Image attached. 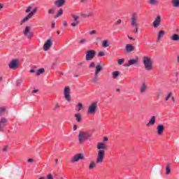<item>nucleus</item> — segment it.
Segmentation results:
<instances>
[{
    "mask_svg": "<svg viewBox=\"0 0 179 179\" xmlns=\"http://www.w3.org/2000/svg\"><path fill=\"white\" fill-rule=\"evenodd\" d=\"M130 24L131 27L134 28V33H138L139 29V22H138V14L137 13H133L130 18Z\"/></svg>",
    "mask_w": 179,
    "mask_h": 179,
    "instance_id": "nucleus-2",
    "label": "nucleus"
},
{
    "mask_svg": "<svg viewBox=\"0 0 179 179\" xmlns=\"http://www.w3.org/2000/svg\"><path fill=\"white\" fill-rule=\"evenodd\" d=\"M80 2H81L82 3H85V2H87V0H80Z\"/></svg>",
    "mask_w": 179,
    "mask_h": 179,
    "instance_id": "nucleus-60",
    "label": "nucleus"
},
{
    "mask_svg": "<svg viewBox=\"0 0 179 179\" xmlns=\"http://www.w3.org/2000/svg\"><path fill=\"white\" fill-rule=\"evenodd\" d=\"M57 108H59V104L58 103L55 106L54 110H57Z\"/></svg>",
    "mask_w": 179,
    "mask_h": 179,
    "instance_id": "nucleus-54",
    "label": "nucleus"
},
{
    "mask_svg": "<svg viewBox=\"0 0 179 179\" xmlns=\"http://www.w3.org/2000/svg\"><path fill=\"white\" fill-rule=\"evenodd\" d=\"M29 72H31V73H34V72H36V70L32 69L30 70Z\"/></svg>",
    "mask_w": 179,
    "mask_h": 179,
    "instance_id": "nucleus-57",
    "label": "nucleus"
},
{
    "mask_svg": "<svg viewBox=\"0 0 179 179\" xmlns=\"http://www.w3.org/2000/svg\"><path fill=\"white\" fill-rule=\"evenodd\" d=\"M113 78L116 79V78H118V76H120V71H114L113 72Z\"/></svg>",
    "mask_w": 179,
    "mask_h": 179,
    "instance_id": "nucleus-32",
    "label": "nucleus"
},
{
    "mask_svg": "<svg viewBox=\"0 0 179 179\" xmlns=\"http://www.w3.org/2000/svg\"><path fill=\"white\" fill-rule=\"evenodd\" d=\"M98 57H104V52H99L98 53Z\"/></svg>",
    "mask_w": 179,
    "mask_h": 179,
    "instance_id": "nucleus-40",
    "label": "nucleus"
},
{
    "mask_svg": "<svg viewBox=\"0 0 179 179\" xmlns=\"http://www.w3.org/2000/svg\"><path fill=\"white\" fill-rule=\"evenodd\" d=\"M27 162L29 163H31V162H34V159H28Z\"/></svg>",
    "mask_w": 179,
    "mask_h": 179,
    "instance_id": "nucleus-56",
    "label": "nucleus"
},
{
    "mask_svg": "<svg viewBox=\"0 0 179 179\" xmlns=\"http://www.w3.org/2000/svg\"><path fill=\"white\" fill-rule=\"evenodd\" d=\"M87 42V40H86V38H82L80 41V44H85V43Z\"/></svg>",
    "mask_w": 179,
    "mask_h": 179,
    "instance_id": "nucleus-38",
    "label": "nucleus"
},
{
    "mask_svg": "<svg viewBox=\"0 0 179 179\" xmlns=\"http://www.w3.org/2000/svg\"><path fill=\"white\" fill-rule=\"evenodd\" d=\"M80 16H82V17H87V14L81 13Z\"/></svg>",
    "mask_w": 179,
    "mask_h": 179,
    "instance_id": "nucleus-48",
    "label": "nucleus"
},
{
    "mask_svg": "<svg viewBox=\"0 0 179 179\" xmlns=\"http://www.w3.org/2000/svg\"><path fill=\"white\" fill-rule=\"evenodd\" d=\"M5 108H0V114H2V113L5 112Z\"/></svg>",
    "mask_w": 179,
    "mask_h": 179,
    "instance_id": "nucleus-46",
    "label": "nucleus"
},
{
    "mask_svg": "<svg viewBox=\"0 0 179 179\" xmlns=\"http://www.w3.org/2000/svg\"><path fill=\"white\" fill-rule=\"evenodd\" d=\"M36 12H37V8H35L31 13L32 14V16H34V13H36Z\"/></svg>",
    "mask_w": 179,
    "mask_h": 179,
    "instance_id": "nucleus-39",
    "label": "nucleus"
},
{
    "mask_svg": "<svg viewBox=\"0 0 179 179\" xmlns=\"http://www.w3.org/2000/svg\"><path fill=\"white\" fill-rule=\"evenodd\" d=\"M108 45H110L108 44V41H103L102 43V47H103L104 48L108 47Z\"/></svg>",
    "mask_w": 179,
    "mask_h": 179,
    "instance_id": "nucleus-31",
    "label": "nucleus"
},
{
    "mask_svg": "<svg viewBox=\"0 0 179 179\" xmlns=\"http://www.w3.org/2000/svg\"><path fill=\"white\" fill-rule=\"evenodd\" d=\"M98 155L96 159V164L103 163L104 159L105 151L106 149V144L104 143H99L97 145Z\"/></svg>",
    "mask_w": 179,
    "mask_h": 179,
    "instance_id": "nucleus-1",
    "label": "nucleus"
},
{
    "mask_svg": "<svg viewBox=\"0 0 179 179\" xmlns=\"http://www.w3.org/2000/svg\"><path fill=\"white\" fill-rule=\"evenodd\" d=\"M64 3H65V0H57L55 1V5L57 6V8H61Z\"/></svg>",
    "mask_w": 179,
    "mask_h": 179,
    "instance_id": "nucleus-17",
    "label": "nucleus"
},
{
    "mask_svg": "<svg viewBox=\"0 0 179 179\" xmlns=\"http://www.w3.org/2000/svg\"><path fill=\"white\" fill-rule=\"evenodd\" d=\"M177 62H178V64H179V56H178V57H177Z\"/></svg>",
    "mask_w": 179,
    "mask_h": 179,
    "instance_id": "nucleus-62",
    "label": "nucleus"
},
{
    "mask_svg": "<svg viewBox=\"0 0 179 179\" xmlns=\"http://www.w3.org/2000/svg\"><path fill=\"white\" fill-rule=\"evenodd\" d=\"M96 110H97V103L94 102L89 106L87 110V114H96Z\"/></svg>",
    "mask_w": 179,
    "mask_h": 179,
    "instance_id": "nucleus-5",
    "label": "nucleus"
},
{
    "mask_svg": "<svg viewBox=\"0 0 179 179\" xmlns=\"http://www.w3.org/2000/svg\"><path fill=\"white\" fill-rule=\"evenodd\" d=\"M8 150V145H6L3 148V152H6Z\"/></svg>",
    "mask_w": 179,
    "mask_h": 179,
    "instance_id": "nucleus-50",
    "label": "nucleus"
},
{
    "mask_svg": "<svg viewBox=\"0 0 179 179\" xmlns=\"http://www.w3.org/2000/svg\"><path fill=\"white\" fill-rule=\"evenodd\" d=\"M7 124L8 120H6V118H1L0 120V131H2V129H3V128H5V127H6Z\"/></svg>",
    "mask_w": 179,
    "mask_h": 179,
    "instance_id": "nucleus-13",
    "label": "nucleus"
},
{
    "mask_svg": "<svg viewBox=\"0 0 179 179\" xmlns=\"http://www.w3.org/2000/svg\"><path fill=\"white\" fill-rule=\"evenodd\" d=\"M71 88H69V87H65L64 88V99L69 103L71 102Z\"/></svg>",
    "mask_w": 179,
    "mask_h": 179,
    "instance_id": "nucleus-6",
    "label": "nucleus"
},
{
    "mask_svg": "<svg viewBox=\"0 0 179 179\" xmlns=\"http://www.w3.org/2000/svg\"><path fill=\"white\" fill-rule=\"evenodd\" d=\"M52 45V39L49 38L47 40L46 43L43 45L44 51H48Z\"/></svg>",
    "mask_w": 179,
    "mask_h": 179,
    "instance_id": "nucleus-10",
    "label": "nucleus"
},
{
    "mask_svg": "<svg viewBox=\"0 0 179 179\" xmlns=\"http://www.w3.org/2000/svg\"><path fill=\"white\" fill-rule=\"evenodd\" d=\"M96 163H97V161L96 162H90V164L89 165V169L93 170L94 169V167H96Z\"/></svg>",
    "mask_w": 179,
    "mask_h": 179,
    "instance_id": "nucleus-25",
    "label": "nucleus"
},
{
    "mask_svg": "<svg viewBox=\"0 0 179 179\" xmlns=\"http://www.w3.org/2000/svg\"><path fill=\"white\" fill-rule=\"evenodd\" d=\"M172 101L176 102V99H174V97H172Z\"/></svg>",
    "mask_w": 179,
    "mask_h": 179,
    "instance_id": "nucleus-63",
    "label": "nucleus"
},
{
    "mask_svg": "<svg viewBox=\"0 0 179 179\" xmlns=\"http://www.w3.org/2000/svg\"><path fill=\"white\" fill-rule=\"evenodd\" d=\"M172 5L174 8L179 7V0H172Z\"/></svg>",
    "mask_w": 179,
    "mask_h": 179,
    "instance_id": "nucleus-24",
    "label": "nucleus"
},
{
    "mask_svg": "<svg viewBox=\"0 0 179 179\" xmlns=\"http://www.w3.org/2000/svg\"><path fill=\"white\" fill-rule=\"evenodd\" d=\"M171 40H172V41H179V35L177 34L172 35Z\"/></svg>",
    "mask_w": 179,
    "mask_h": 179,
    "instance_id": "nucleus-23",
    "label": "nucleus"
},
{
    "mask_svg": "<svg viewBox=\"0 0 179 179\" xmlns=\"http://www.w3.org/2000/svg\"><path fill=\"white\" fill-rule=\"evenodd\" d=\"M30 29H31L30 27H27L24 31V36H27V38H29V40L30 38H31V37H33V32L30 31Z\"/></svg>",
    "mask_w": 179,
    "mask_h": 179,
    "instance_id": "nucleus-12",
    "label": "nucleus"
},
{
    "mask_svg": "<svg viewBox=\"0 0 179 179\" xmlns=\"http://www.w3.org/2000/svg\"><path fill=\"white\" fill-rule=\"evenodd\" d=\"M125 62V59H120L119 60H117V64L119 65H122V64H124V62Z\"/></svg>",
    "mask_w": 179,
    "mask_h": 179,
    "instance_id": "nucleus-35",
    "label": "nucleus"
},
{
    "mask_svg": "<svg viewBox=\"0 0 179 179\" xmlns=\"http://www.w3.org/2000/svg\"><path fill=\"white\" fill-rule=\"evenodd\" d=\"M85 159V157L83 156V154H77L73 157L71 158V163H75L76 162H79V160H83Z\"/></svg>",
    "mask_w": 179,
    "mask_h": 179,
    "instance_id": "nucleus-9",
    "label": "nucleus"
},
{
    "mask_svg": "<svg viewBox=\"0 0 179 179\" xmlns=\"http://www.w3.org/2000/svg\"><path fill=\"white\" fill-rule=\"evenodd\" d=\"M164 34H166V31L164 30H161L158 33L157 41L162 40V38L164 37Z\"/></svg>",
    "mask_w": 179,
    "mask_h": 179,
    "instance_id": "nucleus-20",
    "label": "nucleus"
},
{
    "mask_svg": "<svg viewBox=\"0 0 179 179\" xmlns=\"http://www.w3.org/2000/svg\"><path fill=\"white\" fill-rule=\"evenodd\" d=\"M73 131H76L78 129V125L75 124L73 127Z\"/></svg>",
    "mask_w": 179,
    "mask_h": 179,
    "instance_id": "nucleus-52",
    "label": "nucleus"
},
{
    "mask_svg": "<svg viewBox=\"0 0 179 179\" xmlns=\"http://www.w3.org/2000/svg\"><path fill=\"white\" fill-rule=\"evenodd\" d=\"M44 69H39L37 72L36 73V76H38L39 75H41V73H43Z\"/></svg>",
    "mask_w": 179,
    "mask_h": 179,
    "instance_id": "nucleus-30",
    "label": "nucleus"
},
{
    "mask_svg": "<svg viewBox=\"0 0 179 179\" xmlns=\"http://www.w3.org/2000/svg\"><path fill=\"white\" fill-rule=\"evenodd\" d=\"M160 23H162V17L160 15H157L152 23V26L155 29H157V27L160 26Z\"/></svg>",
    "mask_w": 179,
    "mask_h": 179,
    "instance_id": "nucleus-11",
    "label": "nucleus"
},
{
    "mask_svg": "<svg viewBox=\"0 0 179 179\" xmlns=\"http://www.w3.org/2000/svg\"><path fill=\"white\" fill-rule=\"evenodd\" d=\"M126 51L127 52H132L134 51V45L131 44H128L126 45Z\"/></svg>",
    "mask_w": 179,
    "mask_h": 179,
    "instance_id": "nucleus-22",
    "label": "nucleus"
},
{
    "mask_svg": "<svg viewBox=\"0 0 179 179\" xmlns=\"http://www.w3.org/2000/svg\"><path fill=\"white\" fill-rule=\"evenodd\" d=\"M140 92L141 93H145L146 92V85L145 83H143L141 88H140Z\"/></svg>",
    "mask_w": 179,
    "mask_h": 179,
    "instance_id": "nucleus-27",
    "label": "nucleus"
},
{
    "mask_svg": "<svg viewBox=\"0 0 179 179\" xmlns=\"http://www.w3.org/2000/svg\"><path fill=\"white\" fill-rule=\"evenodd\" d=\"M149 4L150 5H159V1H157V0H150Z\"/></svg>",
    "mask_w": 179,
    "mask_h": 179,
    "instance_id": "nucleus-29",
    "label": "nucleus"
},
{
    "mask_svg": "<svg viewBox=\"0 0 179 179\" xmlns=\"http://www.w3.org/2000/svg\"><path fill=\"white\" fill-rule=\"evenodd\" d=\"M92 134L89 132H80L78 134V141L80 143H83L85 141H87L89 138H91Z\"/></svg>",
    "mask_w": 179,
    "mask_h": 179,
    "instance_id": "nucleus-4",
    "label": "nucleus"
},
{
    "mask_svg": "<svg viewBox=\"0 0 179 179\" xmlns=\"http://www.w3.org/2000/svg\"><path fill=\"white\" fill-rule=\"evenodd\" d=\"M54 12H55V8H51V9L48 10L49 15H52V13H54Z\"/></svg>",
    "mask_w": 179,
    "mask_h": 179,
    "instance_id": "nucleus-36",
    "label": "nucleus"
},
{
    "mask_svg": "<svg viewBox=\"0 0 179 179\" xmlns=\"http://www.w3.org/2000/svg\"><path fill=\"white\" fill-rule=\"evenodd\" d=\"M37 92H38V90H34L32 91V93H37Z\"/></svg>",
    "mask_w": 179,
    "mask_h": 179,
    "instance_id": "nucleus-59",
    "label": "nucleus"
},
{
    "mask_svg": "<svg viewBox=\"0 0 179 179\" xmlns=\"http://www.w3.org/2000/svg\"><path fill=\"white\" fill-rule=\"evenodd\" d=\"M170 171H171L170 165H167L166 167V175L170 174Z\"/></svg>",
    "mask_w": 179,
    "mask_h": 179,
    "instance_id": "nucleus-34",
    "label": "nucleus"
},
{
    "mask_svg": "<svg viewBox=\"0 0 179 179\" xmlns=\"http://www.w3.org/2000/svg\"><path fill=\"white\" fill-rule=\"evenodd\" d=\"M60 33H61V32H60L59 31H57V34H60Z\"/></svg>",
    "mask_w": 179,
    "mask_h": 179,
    "instance_id": "nucleus-64",
    "label": "nucleus"
},
{
    "mask_svg": "<svg viewBox=\"0 0 179 179\" xmlns=\"http://www.w3.org/2000/svg\"><path fill=\"white\" fill-rule=\"evenodd\" d=\"M73 19L74 22L71 23L72 27H76L78 24H79V21H78V19H79V17L78 15H72Z\"/></svg>",
    "mask_w": 179,
    "mask_h": 179,
    "instance_id": "nucleus-15",
    "label": "nucleus"
},
{
    "mask_svg": "<svg viewBox=\"0 0 179 179\" xmlns=\"http://www.w3.org/2000/svg\"><path fill=\"white\" fill-rule=\"evenodd\" d=\"M94 66H95L94 62H92V63L90 64V68H94Z\"/></svg>",
    "mask_w": 179,
    "mask_h": 179,
    "instance_id": "nucleus-45",
    "label": "nucleus"
},
{
    "mask_svg": "<svg viewBox=\"0 0 179 179\" xmlns=\"http://www.w3.org/2000/svg\"><path fill=\"white\" fill-rule=\"evenodd\" d=\"M115 24H121V20H118L116 22Z\"/></svg>",
    "mask_w": 179,
    "mask_h": 179,
    "instance_id": "nucleus-53",
    "label": "nucleus"
},
{
    "mask_svg": "<svg viewBox=\"0 0 179 179\" xmlns=\"http://www.w3.org/2000/svg\"><path fill=\"white\" fill-rule=\"evenodd\" d=\"M78 111H80L83 108V105L81 103H79L77 105Z\"/></svg>",
    "mask_w": 179,
    "mask_h": 179,
    "instance_id": "nucleus-33",
    "label": "nucleus"
},
{
    "mask_svg": "<svg viewBox=\"0 0 179 179\" xmlns=\"http://www.w3.org/2000/svg\"><path fill=\"white\" fill-rule=\"evenodd\" d=\"M139 61L135 59H131L129 60L128 63L124 65V66H131V65H138Z\"/></svg>",
    "mask_w": 179,
    "mask_h": 179,
    "instance_id": "nucleus-14",
    "label": "nucleus"
},
{
    "mask_svg": "<svg viewBox=\"0 0 179 179\" xmlns=\"http://www.w3.org/2000/svg\"><path fill=\"white\" fill-rule=\"evenodd\" d=\"M52 29H54V27H55V22L52 23Z\"/></svg>",
    "mask_w": 179,
    "mask_h": 179,
    "instance_id": "nucleus-58",
    "label": "nucleus"
},
{
    "mask_svg": "<svg viewBox=\"0 0 179 179\" xmlns=\"http://www.w3.org/2000/svg\"><path fill=\"white\" fill-rule=\"evenodd\" d=\"M87 17H90V16H94V13H89L88 14H87Z\"/></svg>",
    "mask_w": 179,
    "mask_h": 179,
    "instance_id": "nucleus-44",
    "label": "nucleus"
},
{
    "mask_svg": "<svg viewBox=\"0 0 179 179\" xmlns=\"http://www.w3.org/2000/svg\"><path fill=\"white\" fill-rule=\"evenodd\" d=\"M2 8H3V5L0 4V10L2 9Z\"/></svg>",
    "mask_w": 179,
    "mask_h": 179,
    "instance_id": "nucleus-61",
    "label": "nucleus"
},
{
    "mask_svg": "<svg viewBox=\"0 0 179 179\" xmlns=\"http://www.w3.org/2000/svg\"><path fill=\"white\" fill-rule=\"evenodd\" d=\"M107 141H108V138L103 137V142H107Z\"/></svg>",
    "mask_w": 179,
    "mask_h": 179,
    "instance_id": "nucleus-55",
    "label": "nucleus"
},
{
    "mask_svg": "<svg viewBox=\"0 0 179 179\" xmlns=\"http://www.w3.org/2000/svg\"><path fill=\"white\" fill-rule=\"evenodd\" d=\"M31 10V7H28L27 10H25L26 13H29Z\"/></svg>",
    "mask_w": 179,
    "mask_h": 179,
    "instance_id": "nucleus-43",
    "label": "nucleus"
},
{
    "mask_svg": "<svg viewBox=\"0 0 179 179\" xmlns=\"http://www.w3.org/2000/svg\"><path fill=\"white\" fill-rule=\"evenodd\" d=\"M8 66L10 69H17L19 68V60L13 59L9 64Z\"/></svg>",
    "mask_w": 179,
    "mask_h": 179,
    "instance_id": "nucleus-7",
    "label": "nucleus"
},
{
    "mask_svg": "<svg viewBox=\"0 0 179 179\" xmlns=\"http://www.w3.org/2000/svg\"><path fill=\"white\" fill-rule=\"evenodd\" d=\"M63 26H64V27H66V26H68V22L66 21H64Z\"/></svg>",
    "mask_w": 179,
    "mask_h": 179,
    "instance_id": "nucleus-49",
    "label": "nucleus"
},
{
    "mask_svg": "<svg viewBox=\"0 0 179 179\" xmlns=\"http://www.w3.org/2000/svg\"><path fill=\"white\" fill-rule=\"evenodd\" d=\"M94 55H96V52L94 50H88L85 55L86 60L92 61V59L94 58Z\"/></svg>",
    "mask_w": 179,
    "mask_h": 179,
    "instance_id": "nucleus-8",
    "label": "nucleus"
},
{
    "mask_svg": "<svg viewBox=\"0 0 179 179\" xmlns=\"http://www.w3.org/2000/svg\"><path fill=\"white\" fill-rule=\"evenodd\" d=\"M101 64L99 63L97 66H96V70H95V76H97L99 73V72H101Z\"/></svg>",
    "mask_w": 179,
    "mask_h": 179,
    "instance_id": "nucleus-18",
    "label": "nucleus"
},
{
    "mask_svg": "<svg viewBox=\"0 0 179 179\" xmlns=\"http://www.w3.org/2000/svg\"><path fill=\"white\" fill-rule=\"evenodd\" d=\"M47 178L48 179H54V178L52 177V175H51V174L48 175Z\"/></svg>",
    "mask_w": 179,
    "mask_h": 179,
    "instance_id": "nucleus-47",
    "label": "nucleus"
},
{
    "mask_svg": "<svg viewBox=\"0 0 179 179\" xmlns=\"http://www.w3.org/2000/svg\"><path fill=\"white\" fill-rule=\"evenodd\" d=\"M95 33H96V30H92V31H90V36H93V34H94Z\"/></svg>",
    "mask_w": 179,
    "mask_h": 179,
    "instance_id": "nucleus-41",
    "label": "nucleus"
},
{
    "mask_svg": "<svg viewBox=\"0 0 179 179\" xmlns=\"http://www.w3.org/2000/svg\"><path fill=\"white\" fill-rule=\"evenodd\" d=\"M92 80L93 82H97V80H99V77H97V76H95Z\"/></svg>",
    "mask_w": 179,
    "mask_h": 179,
    "instance_id": "nucleus-42",
    "label": "nucleus"
},
{
    "mask_svg": "<svg viewBox=\"0 0 179 179\" xmlns=\"http://www.w3.org/2000/svg\"><path fill=\"white\" fill-rule=\"evenodd\" d=\"M32 16H33V14L29 13L24 19H22V20L21 21V24L22 23H26L27 20H29V19H31Z\"/></svg>",
    "mask_w": 179,
    "mask_h": 179,
    "instance_id": "nucleus-21",
    "label": "nucleus"
},
{
    "mask_svg": "<svg viewBox=\"0 0 179 179\" xmlns=\"http://www.w3.org/2000/svg\"><path fill=\"white\" fill-rule=\"evenodd\" d=\"M155 122H156V117L152 116L148 123L147 124V127H150V125H155Z\"/></svg>",
    "mask_w": 179,
    "mask_h": 179,
    "instance_id": "nucleus-19",
    "label": "nucleus"
},
{
    "mask_svg": "<svg viewBox=\"0 0 179 179\" xmlns=\"http://www.w3.org/2000/svg\"><path fill=\"white\" fill-rule=\"evenodd\" d=\"M157 131L158 135H162L163 134V131H164V126L163 124H159L157 127Z\"/></svg>",
    "mask_w": 179,
    "mask_h": 179,
    "instance_id": "nucleus-16",
    "label": "nucleus"
},
{
    "mask_svg": "<svg viewBox=\"0 0 179 179\" xmlns=\"http://www.w3.org/2000/svg\"><path fill=\"white\" fill-rule=\"evenodd\" d=\"M143 62L144 64V66L146 71H152L153 63L152 62V59H150V57H144L143 58Z\"/></svg>",
    "mask_w": 179,
    "mask_h": 179,
    "instance_id": "nucleus-3",
    "label": "nucleus"
},
{
    "mask_svg": "<svg viewBox=\"0 0 179 179\" xmlns=\"http://www.w3.org/2000/svg\"><path fill=\"white\" fill-rule=\"evenodd\" d=\"M171 92H169V94H168V95L165 97V101H169V99H170V97H171Z\"/></svg>",
    "mask_w": 179,
    "mask_h": 179,
    "instance_id": "nucleus-37",
    "label": "nucleus"
},
{
    "mask_svg": "<svg viewBox=\"0 0 179 179\" xmlns=\"http://www.w3.org/2000/svg\"><path fill=\"white\" fill-rule=\"evenodd\" d=\"M64 13V10L62 8H60L59 11L57 12V15L55 16V18L57 19V17H59L61 15Z\"/></svg>",
    "mask_w": 179,
    "mask_h": 179,
    "instance_id": "nucleus-28",
    "label": "nucleus"
},
{
    "mask_svg": "<svg viewBox=\"0 0 179 179\" xmlns=\"http://www.w3.org/2000/svg\"><path fill=\"white\" fill-rule=\"evenodd\" d=\"M75 117L76 119L77 122H80L82 121V116L80 115V113L76 114Z\"/></svg>",
    "mask_w": 179,
    "mask_h": 179,
    "instance_id": "nucleus-26",
    "label": "nucleus"
},
{
    "mask_svg": "<svg viewBox=\"0 0 179 179\" xmlns=\"http://www.w3.org/2000/svg\"><path fill=\"white\" fill-rule=\"evenodd\" d=\"M127 37H128L129 40H131L132 41H135V38H132L129 36H127Z\"/></svg>",
    "mask_w": 179,
    "mask_h": 179,
    "instance_id": "nucleus-51",
    "label": "nucleus"
}]
</instances>
